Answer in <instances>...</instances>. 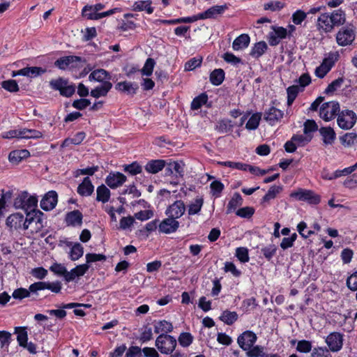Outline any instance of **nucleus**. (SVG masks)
Segmentation results:
<instances>
[{
  "mask_svg": "<svg viewBox=\"0 0 357 357\" xmlns=\"http://www.w3.org/2000/svg\"><path fill=\"white\" fill-rule=\"evenodd\" d=\"M238 319V314L236 312L225 310L220 319L227 325L233 324Z\"/></svg>",
  "mask_w": 357,
  "mask_h": 357,
  "instance_id": "obj_47",
  "label": "nucleus"
},
{
  "mask_svg": "<svg viewBox=\"0 0 357 357\" xmlns=\"http://www.w3.org/2000/svg\"><path fill=\"white\" fill-rule=\"evenodd\" d=\"M100 13L95 12L91 5H86L82 10V15L88 20H98L100 19Z\"/></svg>",
  "mask_w": 357,
  "mask_h": 357,
  "instance_id": "obj_46",
  "label": "nucleus"
},
{
  "mask_svg": "<svg viewBox=\"0 0 357 357\" xmlns=\"http://www.w3.org/2000/svg\"><path fill=\"white\" fill-rule=\"evenodd\" d=\"M299 92V87L297 85L289 86L287 89V105L290 106L296 99Z\"/></svg>",
  "mask_w": 357,
  "mask_h": 357,
  "instance_id": "obj_53",
  "label": "nucleus"
},
{
  "mask_svg": "<svg viewBox=\"0 0 357 357\" xmlns=\"http://www.w3.org/2000/svg\"><path fill=\"white\" fill-rule=\"evenodd\" d=\"M62 288L61 283L59 281L50 282H36L29 286V290L31 293H36L38 291L49 289L52 292L58 294Z\"/></svg>",
  "mask_w": 357,
  "mask_h": 357,
  "instance_id": "obj_8",
  "label": "nucleus"
},
{
  "mask_svg": "<svg viewBox=\"0 0 357 357\" xmlns=\"http://www.w3.org/2000/svg\"><path fill=\"white\" fill-rule=\"evenodd\" d=\"M1 86L10 92H17L19 91V86L14 79H8L1 82Z\"/></svg>",
  "mask_w": 357,
  "mask_h": 357,
  "instance_id": "obj_57",
  "label": "nucleus"
},
{
  "mask_svg": "<svg viewBox=\"0 0 357 357\" xmlns=\"http://www.w3.org/2000/svg\"><path fill=\"white\" fill-rule=\"evenodd\" d=\"M277 251V247L274 244H270L267 246H265L261 249V252L263 254L264 257L270 261L273 256L275 255Z\"/></svg>",
  "mask_w": 357,
  "mask_h": 357,
  "instance_id": "obj_52",
  "label": "nucleus"
},
{
  "mask_svg": "<svg viewBox=\"0 0 357 357\" xmlns=\"http://www.w3.org/2000/svg\"><path fill=\"white\" fill-rule=\"evenodd\" d=\"M89 80H95L99 82H104L110 79V75L107 71L104 69H98L93 70L89 77Z\"/></svg>",
  "mask_w": 357,
  "mask_h": 357,
  "instance_id": "obj_32",
  "label": "nucleus"
},
{
  "mask_svg": "<svg viewBox=\"0 0 357 357\" xmlns=\"http://www.w3.org/2000/svg\"><path fill=\"white\" fill-rule=\"evenodd\" d=\"M179 227V222L170 217L164 219L158 225L159 231L165 234L175 232Z\"/></svg>",
  "mask_w": 357,
  "mask_h": 357,
  "instance_id": "obj_21",
  "label": "nucleus"
},
{
  "mask_svg": "<svg viewBox=\"0 0 357 357\" xmlns=\"http://www.w3.org/2000/svg\"><path fill=\"white\" fill-rule=\"evenodd\" d=\"M14 333L17 334V341L20 347L28 341L26 327H15Z\"/></svg>",
  "mask_w": 357,
  "mask_h": 357,
  "instance_id": "obj_42",
  "label": "nucleus"
},
{
  "mask_svg": "<svg viewBox=\"0 0 357 357\" xmlns=\"http://www.w3.org/2000/svg\"><path fill=\"white\" fill-rule=\"evenodd\" d=\"M50 271L57 275L63 276L64 278L65 275L68 273L66 268L63 264L57 262L54 263L50 267Z\"/></svg>",
  "mask_w": 357,
  "mask_h": 357,
  "instance_id": "obj_55",
  "label": "nucleus"
},
{
  "mask_svg": "<svg viewBox=\"0 0 357 357\" xmlns=\"http://www.w3.org/2000/svg\"><path fill=\"white\" fill-rule=\"evenodd\" d=\"M357 120L356 113L350 109L340 111L337 116V123L342 130H349L354 127Z\"/></svg>",
  "mask_w": 357,
  "mask_h": 357,
  "instance_id": "obj_4",
  "label": "nucleus"
},
{
  "mask_svg": "<svg viewBox=\"0 0 357 357\" xmlns=\"http://www.w3.org/2000/svg\"><path fill=\"white\" fill-rule=\"evenodd\" d=\"M185 211V205L181 200H176L169 205L166 211L165 214L173 219L181 218Z\"/></svg>",
  "mask_w": 357,
  "mask_h": 357,
  "instance_id": "obj_12",
  "label": "nucleus"
},
{
  "mask_svg": "<svg viewBox=\"0 0 357 357\" xmlns=\"http://www.w3.org/2000/svg\"><path fill=\"white\" fill-rule=\"evenodd\" d=\"M6 225L10 228L15 229L22 228L26 230L28 229L26 218L24 219V215L20 213H16L9 215L6 219Z\"/></svg>",
  "mask_w": 357,
  "mask_h": 357,
  "instance_id": "obj_9",
  "label": "nucleus"
},
{
  "mask_svg": "<svg viewBox=\"0 0 357 357\" xmlns=\"http://www.w3.org/2000/svg\"><path fill=\"white\" fill-rule=\"evenodd\" d=\"M58 202V195L56 191L51 190L47 192L40 201V207L45 211H50L55 208Z\"/></svg>",
  "mask_w": 357,
  "mask_h": 357,
  "instance_id": "obj_16",
  "label": "nucleus"
},
{
  "mask_svg": "<svg viewBox=\"0 0 357 357\" xmlns=\"http://www.w3.org/2000/svg\"><path fill=\"white\" fill-rule=\"evenodd\" d=\"M94 186L89 177L84 178L82 182L77 187V192L81 196L88 197L92 195Z\"/></svg>",
  "mask_w": 357,
  "mask_h": 357,
  "instance_id": "obj_25",
  "label": "nucleus"
},
{
  "mask_svg": "<svg viewBox=\"0 0 357 357\" xmlns=\"http://www.w3.org/2000/svg\"><path fill=\"white\" fill-rule=\"evenodd\" d=\"M326 342L331 351H338L342 347V335L337 332L331 333L327 336Z\"/></svg>",
  "mask_w": 357,
  "mask_h": 357,
  "instance_id": "obj_14",
  "label": "nucleus"
},
{
  "mask_svg": "<svg viewBox=\"0 0 357 357\" xmlns=\"http://www.w3.org/2000/svg\"><path fill=\"white\" fill-rule=\"evenodd\" d=\"M339 53L337 52H330L327 57H326L322 63L321 65H324L326 68H328V69H331L333 66L335 65V62L339 59Z\"/></svg>",
  "mask_w": 357,
  "mask_h": 357,
  "instance_id": "obj_51",
  "label": "nucleus"
},
{
  "mask_svg": "<svg viewBox=\"0 0 357 357\" xmlns=\"http://www.w3.org/2000/svg\"><path fill=\"white\" fill-rule=\"evenodd\" d=\"M165 175L182 177L184 172V164L182 162L172 161L165 165Z\"/></svg>",
  "mask_w": 357,
  "mask_h": 357,
  "instance_id": "obj_19",
  "label": "nucleus"
},
{
  "mask_svg": "<svg viewBox=\"0 0 357 357\" xmlns=\"http://www.w3.org/2000/svg\"><path fill=\"white\" fill-rule=\"evenodd\" d=\"M344 82V79L342 77H339L334 81H333L327 88L325 89V93L328 94L335 91L338 88H340Z\"/></svg>",
  "mask_w": 357,
  "mask_h": 357,
  "instance_id": "obj_63",
  "label": "nucleus"
},
{
  "mask_svg": "<svg viewBox=\"0 0 357 357\" xmlns=\"http://www.w3.org/2000/svg\"><path fill=\"white\" fill-rule=\"evenodd\" d=\"M178 340L182 347H187L192 344L193 341V337L190 333H181L178 338Z\"/></svg>",
  "mask_w": 357,
  "mask_h": 357,
  "instance_id": "obj_56",
  "label": "nucleus"
},
{
  "mask_svg": "<svg viewBox=\"0 0 357 357\" xmlns=\"http://www.w3.org/2000/svg\"><path fill=\"white\" fill-rule=\"evenodd\" d=\"M225 79V72L222 69H215L211 73L210 81L215 86L220 85Z\"/></svg>",
  "mask_w": 357,
  "mask_h": 357,
  "instance_id": "obj_41",
  "label": "nucleus"
},
{
  "mask_svg": "<svg viewBox=\"0 0 357 357\" xmlns=\"http://www.w3.org/2000/svg\"><path fill=\"white\" fill-rule=\"evenodd\" d=\"M242 204V197L239 193L235 192L228 203L227 213H231L233 210H235L238 206H241Z\"/></svg>",
  "mask_w": 357,
  "mask_h": 357,
  "instance_id": "obj_45",
  "label": "nucleus"
},
{
  "mask_svg": "<svg viewBox=\"0 0 357 357\" xmlns=\"http://www.w3.org/2000/svg\"><path fill=\"white\" fill-rule=\"evenodd\" d=\"M340 143L345 147H350L357 144V133L347 132L340 137Z\"/></svg>",
  "mask_w": 357,
  "mask_h": 357,
  "instance_id": "obj_35",
  "label": "nucleus"
},
{
  "mask_svg": "<svg viewBox=\"0 0 357 357\" xmlns=\"http://www.w3.org/2000/svg\"><path fill=\"white\" fill-rule=\"evenodd\" d=\"M124 171L128 172L131 175H137L142 171V167L137 162H134L130 165L124 167Z\"/></svg>",
  "mask_w": 357,
  "mask_h": 357,
  "instance_id": "obj_62",
  "label": "nucleus"
},
{
  "mask_svg": "<svg viewBox=\"0 0 357 357\" xmlns=\"http://www.w3.org/2000/svg\"><path fill=\"white\" fill-rule=\"evenodd\" d=\"M340 112V105L337 101H330L321 105L319 116L325 121H329L337 116Z\"/></svg>",
  "mask_w": 357,
  "mask_h": 357,
  "instance_id": "obj_6",
  "label": "nucleus"
},
{
  "mask_svg": "<svg viewBox=\"0 0 357 357\" xmlns=\"http://www.w3.org/2000/svg\"><path fill=\"white\" fill-rule=\"evenodd\" d=\"M155 64V62L153 59H147L143 68L142 69V74L146 76H150L153 73Z\"/></svg>",
  "mask_w": 357,
  "mask_h": 357,
  "instance_id": "obj_60",
  "label": "nucleus"
},
{
  "mask_svg": "<svg viewBox=\"0 0 357 357\" xmlns=\"http://www.w3.org/2000/svg\"><path fill=\"white\" fill-rule=\"evenodd\" d=\"M126 181V176L121 172L109 173L107 176L105 182L111 188H116L122 185Z\"/></svg>",
  "mask_w": 357,
  "mask_h": 357,
  "instance_id": "obj_20",
  "label": "nucleus"
},
{
  "mask_svg": "<svg viewBox=\"0 0 357 357\" xmlns=\"http://www.w3.org/2000/svg\"><path fill=\"white\" fill-rule=\"evenodd\" d=\"M204 199L202 197H197L188 205V213L189 215L198 214L203 206Z\"/></svg>",
  "mask_w": 357,
  "mask_h": 357,
  "instance_id": "obj_39",
  "label": "nucleus"
},
{
  "mask_svg": "<svg viewBox=\"0 0 357 357\" xmlns=\"http://www.w3.org/2000/svg\"><path fill=\"white\" fill-rule=\"evenodd\" d=\"M11 341V333L6 331H0L1 348H8Z\"/></svg>",
  "mask_w": 357,
  "mask_h": 357,
  "instance_id": "obj_61",
  "label": "nucleus"
},
{
  "mask_svg": "<svg viewBox=\"0 0 357 357\" xmlns=\"http://www.w3.org/2000/svg\"><path fill=\"white\" fill-rule=\"evenodd\" d=\"M30 153L26 149L15 150L9 153L8 160L13 164H18L22 160L28 158Z\"/></svg>",
  "mask_w": 357,
  "mask_h": 357,
  "instance_id": "obj_29",
  "label": "nucleus"
},
{
  "mask_svg": "<svg viewBox=\"0 0 357 357\" xmlns=\"http://www.w3.org/2000/svg\"><path fill=\"white\" fill-rule=\"evenodd\" d=\"M312 342L308 340H300L297 343L296 350L301 353H308L312 350Z\"/></svg>",
  "mask_w": 357,
  "mask_h": 357,
  "instance_id": "obj_58",
  "label": "nucleus"
},
{
  "mask_svg": "<svg viewBox=\"0 0 357 357\" xmlns=\"http://www.w3.org/2000/svg\"><path fill=\"white\" fill-rule=\"evenodd\" d=\"M329 351L326 347H314L311 353V357H329Z\"/></svg>",
  "mask_w": 357,
  "mask_h": 357,
  "instance_id": "obj_64",
  "label": "nucleus"
},
{
  "mask_svg": "<svg viewBox=\"0 0 357 357\" xmlns=\"http://www.w3.org/2000/svg\"><path fill=\"white\" fill-rule=\"evenodd\" d=\"M84 254V248L79 243H75L70 249L69 255L72 261L78 260Z\"/></svg>",
  "mask_w": 357,
  "mask_h": 357,
  "instance_id": "obj_50",
  "label": "nucleus"
},
{
  "mask_svg": "<svg viewBox=\"0 0 357 357\" xmlns=\"http://www.w3.org/2000/svg\"><path fill=\"white\" fill-rule=\"evenodd\" d=\"M257 340V335L250 331L243 333L237 340L239 347L243 350H249Z\"/></svg>",
  "mask_w": 357,
  "mask_h": 357,
  "instance_id": "obj_13",
  "label": "nucleus"
},
{
  "mask_svg": "<svg viewBox=\"0 0 357 357\" xmlns=\"http://www.w3.org/2000/svg\"><path fill=\"white\" fill-rule=\"evenodd\" d=\"M83 215L79 210H74L66 215L65 221L68 226H81Z\"/></svg>",
  "mask_w": 357,
  "mask_h": 357,
  "instance_id": "obj_23",
  "label": "nucleus"
},
{
  "mask_svg": "<svg viewBox=\"0 0 357 357\" xmlns=\"http://www.w3.org/2000/svg\"><path fill=\"white\" fill-rule=\"evenodd\" d=\"M115 88L116 90L126 92L128 94H135L138 89L137 84H133L128 82H121L116 84Z\"/></svg>",
  "mask_w": 357,
  "mask_h": 357,
  "instance_id": "obj_33",
  "label": "nucleus"
},
{
  "mask_svg": "<svg viewBox=\"0 0 357 357\" xmlns=\"http://www.w3.org/2000/svg\"><path fill=\"white\" fill-rule=\"evenodd\" d=\"M155 344L160 353L170 354L176 347V340L172 335L161 333L156 338Z\"/></svg>",
  "mask_w": 357,
  "mask_h": 357,
  "instance_id": "obj_3",
  "label": "nucleus"
},
{
  "mask_svg": "<svg viewBox=\"0 0 357 357\" xmlns=\"http://www.w3.org/2000/svg\"><path fill=\"white\" fill-rule=\"evenodd\" d=\"M37 204V197L29 195L26 192L20 193L14 200V206L16 208L24 209L26 214L36 210Z\"/></svg>",
  "mask_w": 357,
  "mask_h": 357,
  "instance_id": "obj_1",
  "label": "nucleus"
},
{
  "mask_svg": "<svg viewBox=\"0 0 357 357\" xmlns=\"http://www.w3.org/2000/svg\"><path fill=\"white\" fill-rule=\"evenodd\" d=\"M324 146L332 145L336 139V133L331 127H321L319 129Z\"/></svg>",
  "mask_w": 357,
  "mask_h": 357,
  "instance_id": "obj_22",
  "label": "nucleus"
},
{
  "mask_svg": "<svg viewBox=\"0 0 357 357\" xmlns=\"http://www.w3.org/2000/svg\"><path fill=\"white\" fill-rule=\"evenodd\" d=\"M96 193V200L98 202L106 203L110 198V190L103 184L97 188Z\"/></svg>",
  "mask_w": 357,
  "mask_h": 357,
  "instance_id": "obj_40",
  "label": "nucleus"
},
{
  "mask_svg": "<svg viewBox=\"0 0 357 357\" xmlns=\"http://www.w3.org/2000/svg\"><path fill=\"white\" fill-rule=\"evenodd\" d=\"M233 128V124L231 120L222 119L218 122L215 130L220 133H226L231 131Z\"/></svg>",
  "mask_w": 357,
  "mask_h": 357,
  "instance_id": "obj_48",
  "label": "nucleus"
},
{
  "mask_svg": "<svg viewBox=\"0 0 357 357\" xmlns=\"http://www.w3.org/2000/svg\"><path fill=\"white\" fill-rule=\"evenodd\" d=\"M261 115V112L253 114L245 124L246 129L250 130H256L259 127Z\"/></svg>",
  "mask_w": 357,
  "mask_h": 357,
  "instance_id": "obj_44",
  "label": "nucleus"
},
{
  "mask_svg": "<svg viewBox=\"0 0 357 357\" xmlns=\"http://www.w3.org/2000/svg\"><path fill=\"white\" fill-rule=\"evenodd\" d=\"M50 86L52 89L59 91L60 94L65 97H70L75 91V86L68 84V81L62 77L52 79L50 82Z\"/></svg>",
  "mask_w": 357,
  "mask_h": 357,
  "instance_id": "obj_5",
  "label": "nucleus"
},
{
  "mask_svg": "<svg viewBox=\"0 0 357 357\" xmlns=\"http://www.w3.org/2000/svg\"><path fill=\"white\" fill-rule=\"evenodd\" d=\"M43 213L39 210L28 212L26 214V224L33 228L32 232H38L44 227Z\"/></svg>",
  "mask_w": 357,
  "mask_h": 357,
  "instance_id": "obj_7",
  "label": "nucleus"
},
{
  "mask_svg": "<svg viewBox=\"0 0 357 357\" xmlns=\"http://www.w3.org/2000/svg\"><path fill=\"white\" fill-rule=\"evenodd\" d=\"M86 135L84 132H77L73 137L66 138L63 142L61 146L67 147L70 144L78 145L81 144L84 139Z\"/></svg>",
  "mask_w": 357,
  "mask_h": 357,
  "instance_id": "obj_37",
  "label": "nucleus"
},
{
  "mask_svg": "<svg viewBox=\"0 0 357 357\" xmlns=\"http://www.w3.org/2000/svg\"><path fill=\"white\" fill-rule=\"evenodd\" d=\"M283 116L284 112L273 106L266 109L264 113V119L271 126L275 125L277 122L280 121Z\"/></svg>",
  "mask_w": 357,
  "mask_h": 357,
  "instance_id": "obj_17",
  "label": "nucleus"
},
{
  "mask_svg": "<svg viewBox=\"0 0 357 357\" xmlns=\"http://www.w3.org/2000/svg\"><path fill=\"white\" fill-rule=\"evenodd\" d=\"M173 325L166 320H161L154 323V332L155 333L167 334L173 331Z\"/></svg>",
  "mask_w": 357,
  "mask_h": 357,
  "instance_id": "obj_31",
  "label": "nucleus"
},
{
  "mask_svg": "<svg viewBox=\"0 0 357 357\" xmlns=\"http://www.w3.org/2000/svg\"><path fill=\"white\" fill-rule=\"evenodd\" d=\"M211 192L216 197H219L224 189V185L220 181H214L210 184Z\"/></svg>",
  "mask_w": 357,
  "mask_h": 357,
  "instance_id": "obj_59",
  "label": "nucleus"
},
{
  "mask_svg": "<svg viewBox=\"0 0 357 357\" xmlns=\"http://www.w3.org/2000/svg\"><path fill=\"white\" fill-rule=\"evenodd\" d=\"M166 162L164 160H151L145 165V169L150 174H157L165 167Z\"/></svg>",
  "mask_w": 357,
  "mask_h": 357,
  "instance_id": "obj_27",
  "label": "nucleus"
},
{
  "mask_svg": "<svg viewBox=\"0 0 357 357\" xmlns=\"http://www.w3.org/2000/svg\"><path fill=\"white\" fill-rule=\"evenodd\" d=\"M282 190V187L281 185H272L267 193L263 197L261 204L268 203L270 200L275 199Z\"/></svg>",
  "mask_w": 357,
  "mask_h": 357,
  "instance_id": "obj_36",
  "label": "nucleus"
},
{
  "mask_svg": "<svg viewBox=\"0 0 357 357\" xmlns=\"http://www.w3.org/2000/svg\"><path fill=\"white\" fill-rule=\"evenodd\" d=\"M317 26L319 30H322L326 33L333 30L334 26L329 14L323 13L319 17L317 20Z\"/></svg>",
  "mask_w": 357,
  "mask_h": 357,
  "instance_id": "obj_26",
  "label": "nucleus"
},
{
  "mask_svg": "<svg viewBox=\"0 0 357 357\" xmlns=\"http://www.w3.org/2000/svg\"><path fill=\"white\" fill-rule=\"evenodd\" d=\"M89 268V265L84 264L77 266L73 268L70 271H68V273L65 275V280L67 282L73 281L76 277H80L84 275Z\"/></svg>",
  "mask_w": 357,
  "mask_h": 357,
  "instance_id": "obj_24",
  "label": "nucleus"
},
{
  "mask_svg": "<svg viewBox=\"0 0 357 357\" xmlns=\"http://www.w3.org/2000/svg\"><path fill=\"white\" fill-rule=\"evenodd\" d=\"M86 60L78 56H62L54 61V66L61 69L66 70L73 68H80L83 66V63Z\"/></svg>",
  "mask_w": 357,
  "mask_h": 357,
  "instance_id": "obj_2",
  "label": "nucleus"
},
{
  "mask_svg": "<svg viewBox=\"0 0 357 357\" xmlns=\"http://www.w3.org/2000/svg\"><path fill=\"white\" fill-rule=\"evenodd\" d=\"M227 8L228 6L227 4L213 6L204 13L194 15L193 18L196 19V21L198 20H204L208 18H216L218 15H222Z\"/></svg>",
  "mask_w": 357,
  "mask_h": 357,
  "instance_id": "obj_11",
  "label": "nucleus"
},
{
  "mask_svg": "<svg viewBox=\"0 0 357 357\" xmlns=\"http://www.w3.org/2000/svg\"><path fill=\"white\" fill-rule=\"evenodd\" d=\"M46 71L47 70L45 68L41 67H26L17 71H13L12 76L22 75L33 78L45 73Z\"/></svg>",
  "mask_w": 357,
  "mask_h": 357,
  "instance_id": "obj_18",
  "label": "nucleus"
},
{
  "mask_svg": "<svg viewBox=\"0 0 357 357\" xmlns=\"http://www.w3.org/2000/svg\"><path fill=\"white\" fill-rule=\"evenodd\" d=\"M250 41V36L248 34H241L234 40L232 48L236 51L245 49L249 45Z\"/></svg>",
  "mask_w": 357,
  "mask_h": 357,
  "instance_id": "obj_30",
  "label": "nucleus"
},
{
  "mask_svg": "<svg viewBox=\"0 0 357 357\" xmlns=\"http://www.w3.org/2000/svg\"><path fill=\"white\" fill-rule=\"evenodd\" d=\"M208 100V96L206 93H202L198 96L195 97L191 102V109L193 110L198 109L206 104Z\"/></svg>",
  "mask_w": 357,
  "mask_h": 357,
  "instance_id": "obj_49",
  "label": "nucleus"
},
{
  "mask_svg": "<svg viewBox=\"0 0 357 357\" xmlns=\"http://www.w3.org/2000/svg\"><path fill=\"white\" fill-rule=\"evenodd\" d=\"M151 3L152 2L150 0L135 1L133 5V10L135 11L145 10L148 14H151L153 12Z\"/></svg>",
  "mask_w": 357,
  "mask_h": 357,
  "instance_id": "obj_38",
  "label": "nucleus"
},
{
  "mask_svg": "<svg viewBox=\"0 0 357 357\" xmlns=\"http://www.w3.org/2000/svg\"><path fill=\"white\" fill-rule=\"evenodd\" d=\"M355 38V33L351 29H341L336 36V40L339 45L347 46L352 43Z\"/></svg>",
  "mask_w": 357,
  "mask_h": 357,
  "instance_id": "obj_15",
  "label": "nucleus"
},
{
  "mask_svg": "<svg viewBox=\"0 0 357 357\" xmlns=\"http://www.w3.org/2000/svg\"><path fill=\"white\" fill-rule=\"evenodd\" d=\"M330 15L333 26H340L345 22V14L341 10H334Z\"/></svg>",
  "mask_w": 357,
  "mask_h": 357,
  "instance_id": "obj_43",
  "label": "nucleus"
},
{
  "mask_svg": "<svg viewBox=\"0 0 357 357\" xmlns=\"http://www.w3.org/2000/svg\"><path fill=\"white\" fill-rule=\"evenodd\" d=\"M21 134H22V138H25V139H31V138L37 139V138H40L43 137L42 132H40L39 130H31V129H26V128L22 129Z\"/></svg>",
  "mask_w": 357,
  "mask_h": 357,
  "instance_id": "obj_54",
  "label": "nucleus"
},
{
  "mask_svg": "<svg viewBox=\"0 0 357 357\" xmlns=\"http://www.w3.org/2000/svg\"><path fill=\"white\" fill-rule=\"evenodd\" d=\"M291 197H296L301 201H306L310 204H317L320 202V197L311 190L300 189L291 194Z\"/></svg>",
  "mask_w": 357,
  "mask_h": 357,
  "instance_id": "obj_10",
  "label": "nucleus"
},
{
  "mask_svg": "<svg viewBox=\"0 0 357 357\" xmlns=\"http://www.w3.org/2000/svg\"><path fill=\"white\" fill-rule=\"evenodd\" d=\"M112 87V84L110 82H104L100 86H98L91 90V96L96 98L106 96Z\"/></svg>",
  "mask_w": 357,
  "mask_h": 357,
  "instance_id": "obj_28",
  "label": "nucleus"
},
{
  "mask_svg": "<svg viewBox=\"0 0 357 357\" xmlns=\"http://www.w3.org/2000/svg\"><path fill=\"white\" fill-rule=\"evenodd\" d=\"M267 49V44L264 41H260L254 45L250 54L252 57L258 59L265 53Z\"/></svg>",
  "mask_w": 357,
  "mask_h": 357,
  "instance_id": "obj_34",
  "label": "nucleus"
}]
</instances>
